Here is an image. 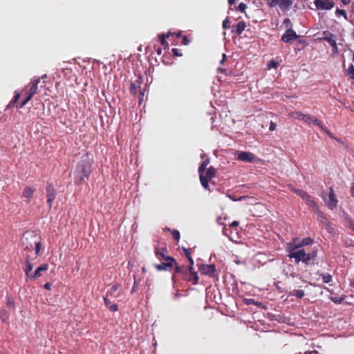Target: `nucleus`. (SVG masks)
<instances>
[{"mask_svg":"<svg viewBox=\"0 0 354 354\" xmlns=\"http://www.w3.org/2000/svg\"><path fill=\"white\" fill-rule=\"evenodd\" d=\"M93 156L90 153H85L77 162L74 170V183L79 185L86 183L92 172Z\"/></svg>","mask_w":354,"mask_h":354,"instance_id":"obj_1","label":"nucleus"},{"mask_svg":"<svg viewBox=\"0 0 354 354\" xmlns=\"http://www.w3.org/2000/svg\"><path fill=\"white\" fill-rule=\"evenodd\" d=\"M317 254V248H313L310 252H306L304 248H301L295 252H289L288 257L290 259H294L296 264L301 262L305 268H308L309 266L318 264Z\"/></svg>","mask_w":354,"mask_h":354,"instance_id":"obj_2","label":"nucleus"},{"mask_svg":"<svg viewBox=\"0 0 354 354\" xmlns=\"http://www.w3.org/2000/svg\"><path fill=\"white\" fill-rule=\"evenodd\" d=\"M313 243V239L310 237L304 238L301 241H299L298 238H294L292 240L287 244L288 252H295L301 248L310 245Z\"/></svg>","mask_w":354,"mask_h":354,"instance_id":"obj_3","label":"nucleus"},{"mask_svg":"<svg viewBox=\"0 0 354 354\" xmlns=\"http://www.w3.org/2000/svg\"><path fill=\"white\" fill-rule=\"evenodd\" d=\"M267 5L270 7L279 6L281 10H289L293 3V0H266Z\"/></svg>","mask_w":354,"mask_h":354,"instance_id":"obj_4","label":"nucleus"},{"mask_svg":"<svg viewBox=\"0 0 354 354\" xmlns=\"http://www.w3.org/2000/svg\"><path fill=\"white\" fill-rule=\"evenodd\" d=\"M46 77V75H43L42 77H35L31 80L30 82L24 88V91L27 92V95L30 97H33L35 94H36L38 91V84L40 82L41 78Z\"/></svg>","mask_w":354,"mask_h":354,"instance_id":"obj_5","label":"nucleus"},{"mask_svg":"<svg viewBox=\"0 0 354 354\" xmlns=\"http://www.w3.org/2000/svg\"><path fill=\"white\" fill-rule=\"evenodd\" d=\"M164 260L165 262L153 265L156 269L158 271H171L174 268V265H176V259L173 257H165Z\"/></svg>","mask_w":354,"mask_h":354,"instance_id":"obj_6","label":"nucleus"},{"mask_svg":"<svg viewBox=\"0 0 354 354\" xmlns=\"http://www.w3.org/2000/svg\"><path fill=\"white\" fill-rule=\"evenodd\" d=\"M174 272L172 275V280L175 282L176 280L183 279V277H186V274L189 269L187 266L182 265L178 266V263L176 261V265H174Z\"/></svg>","mask_w":354,"mask_h":354,"instance_id":"obj_7","label":"nucleus"},{"mask_svg":"<svg viewBox=\"0 0 354 354\" xmlns=\"http://www.w3.org/2000/svg\"><path fill=\"white\" fill-rule=\"evenodd\" d=\"M295 192L312 209L317 208V203L307 192L302 189H296Z\"/></svg>","mask_w":354,"mask_h":354,"instance_id":"obj_8","label":"nucleus"},{"mask_svg":"<svg viewBox=\"0 0 354 354\" xmlns=\"http://www.w3.org/2000/svg\"><path fill=\"white\" fill-rule=\"evenodd\" d=\"M236 159L245 162H254L257 160V158L251 152L238 151L236 153Z\"/></svg>","mask_w":354,"mask_h":354,"instance_id":"obj_9","label":"nucleus"},{"mask_svg":"<svg viewBox=\"0 0 354 354\" xmlns=\"http://www.w3.org/2000/svg\"><path fill=\"white\" fill-rule=\"evenodd\" d=\"M57 195L56 189L51 183H48L46 186V198L49 209L52 207L53 202Z\"/></svg>","mask_w":354,"mask_h":354,"instance_id":"obj_10","label":"nucleus"},{"mask_svg":"<svg viewBox=\"0 0 354 354\" xmlns=\"http://www.w3.org/2000/svg\"><path fill=\"white\" fill-rule=\"evenodd\" d=\"M199 271L201 274L213 277L215 275L216 267L214 264H201Z\"/></svg>","mask_w":354,"mask_h":354,"instance_id":"obj_11","label":"nucleus"},{"mask_svg":"<svg viewBox=\"0 0 354 354\" xmlns=\"http://www.w3.org/2000/svg\"><path fill=\"white\" fill-rule=\"evenodd\" d=\"M314 4L319 10H330L335 6L334 2L330 0H315Z\"/></svg>","mask_w":354,"mask_h":354,"instance_id":"obj_12","label":"nucleus"},{"mask_svg":"<svg viewBox=\"0 0 354 354\" xmlns=\"http://www.w3.org/2000/svg\"><path fill=\"white\" fill-rule=\"evenodd\" d=\"M323 35H329V37H323L322 39L330 44L332 47V51L333 54H337L338 49L336 41L334 39L335 35L329 31H324Z\"/></svg>","mask_w":354,"mask_h":354,"instance_id":"obj_13","label":"nucleus"},{"mask_svg":"<svg viewBox=\"0 0 354 354\" xmlns=\"http://www.w3.org/2000/svg\"><path fill=\"white\" fill-rule=\"evenodd\" d=\"M298 37L299 36L297 35L296 32L292 28H289L282 35L281 40L285 43H289Z\"/></svg>","mask_w":354,"mask_h":354,"instance_id":"obj_14","label":"nucleus"},{"mask_svg":"<svg viewBox=\"0 0 354 354\" xmlns=\"http://www.w3.org/2000/svg\"><path fill=\"white\" fill-rule=\"evenodd\" d=\"M329 190L330 192L328 195V200L326 201L325 202L326 203L327 206L328 207L329 209H334L335 208L337 207L338 201L336 198L333 188L330 187L329 188Z\"/></svg>","mask_w":354,"mask_h":354,"instance_id":"obj_15","label":"nucleus"},{"mask_svg":"<svg viewBox=\"0 0 354 354\" xmlns=\"http://www.w3.org/2000/svg\"><path fill=\"white\" fill-rule=\"evenodd\" d=\"M182 279L191 282L192 285H196L198 283V273L194 271V270H189L186 274V277H183Z\"/></svg>","mask_w":354,"mask_h":354,"instance_id":"obj_16","label":"nucleus"},{"mask_svg":"<svg viewBox=\"0 0 354 354\" xmlns=\"http://www.w3.org/2000/svg\"><path fill=\"white\" fill-rule=\"evenodd\" d=\"M231 28V31L232 33H236L237 35H241L246 28V23L243 21H239L236 24H233Z\"/></svg>","mask_w":354,"mask_h":354,"instance_id":"obj_17","label":"nucleus"},{"mask_svg":"<svg viewBox=\"0 0 354 354\" xmlns=\"http://www.w3.org/2000/svg\"><path fill=\"white\" fill-rule=\"evenodd\" d=\"M48 265L47 263H43L40 265L35 271L34 273H32L31 276V280H35L36 279L39 278L41 276V272H44L48 270Z\"/></svg>","mask_w":354,"mask_h":354,"instance_id":"obj_18","label":"nucleus"},{"mask_svg":"<svg viewBox=\"0 0 354 354\" xmlns=\"http://www.w3.org/2000/svg\"><path fill=\"white\" fill-rule=\"evenodd\" d=\"M313 210L315 212L317 219L319 222H321L322 224H324L326 226H328L329 225V222L325 216V214L319 210V205H317L316 209H313Z\"/></svg>","mask_w":354,"mask_h":354,"instance_id":"obj_19","label":"nucleus"},{"mask_svg":"<svg viewBox=\"0 0 354 354\" xmlns=\"http://www.w3.org/2000/svg\"><path fill=\"white\" fill-rule=\"evenodd\" d=\"M154 252L156 257L160 261L165 259V257H171L167 255L168 250L165 247L162 248L160 250L156 247Z\"/></svg>","mask_w":354,"mask_h":354,"instance_id":"obj_20","label":"nucleus"},{"mask_svg":"<svg viewBox=\"0 0 354 354\" xmlns=\"http://www.w3.org/2000/svg\"><path fill=\"white\" fill-rule=\"evenodd\" d=\"M283 272L286 275L289 274V275L292 278L301 279V275L299 272L295 271L293 266L291 264H288L286 268L283 270Z\"/></svg>","mask_w":354,"mask_h":354,"instance_id":"obj_21","label":"nucleus"},{"mask_svg":"<svg viewBox=\"0 0 354 354\" xmlns=\"http://www.w3.org/2000/svg\"><path fill=\"white\" fill-rule=\"evenodd\" d=\"M104 302L105 306L111 312H116L118 310V304L115 303H113L107 298V297H104Z\"/></svg>","mask_w":354,"mask_h":354,"instance_id":"obj_22","label":"nucleus"},{"mask_svg":"<svg viewBox=\"0 0 354 354\" xmlns=\"http://www.w3.org/2000/svg\"><path fill=\"white\" fill-rule=\"evenodd\" d=\"M204 158H205V159L203 160V161L202 162V163L201 164V165L198 167V174H204L205 170L207 166L209 163V158L205 154H202L201 158L203 159Z\"/></svg>","mask_w":354,"mask_h":354,"instance_id":"obj_23","label":"nucleus"},{"mask_svg":"<svg viewBox=\"0 0 354 354\" xmlns=\"http://www.w3.org/2000/svg\"><path fill=\"white\" fill-rule=\"evenodd\" d=\"M32 268L33 264L28 259H26L24 270L26 273V277L30 279H31V276L32 274V273H31Z\"/></svg>","mask_w":354,"mask_h":354,"instance_id":"obj_24","label":"nucleus"},{"mask_svg":"<svg viewBox=\"0 0 354 354\" xmlns=\"http://www.w3.org/2000/svg\"><path fill=\"white\" fill-rule=\"evenodd\" d=\"M172 34L171 32H168L167 34L161 33L158 35V39L160 42L161 45L166 48L169 46L168 42L166 41V38H169L170 35Z\"/></svg>","mask_w":354,"mask_h":354,"instance_id":"obj_25","label":"nucleus"},{"mask_svg":"<svg viewBox=\"0 0 354 354\" xmlns=\"http://www.w3.org/2000/svg\"><path fill=\"white\" fill-rule=\"evenodd\" d=\"M35 192V188L26 186L24 188V189L23 196L26 198L30 199V198H31L32 197Z\"/></svg>","mask_w":354,"mask_h":354,"instance_id":"obj_26","label":"nucleus"},{"mask_svg":"<svg viewBox=\"0 0 354 354\" xmlns=\"http://www.w3.org/2000/svg\"><path fill=\"white\" fill-rule=\"evenodd\" d=\"M199 178H200V182H201L203 187L205 189L210 191L209 185L208 183L209 180H210V179L205 177V174H199Z\"/></svg>","mask_w":354,"mask_h":354,"instance_id":"obj_27","label":"nucleus"},{"mask_svg":"<svg viewBox=\"0 0 354 354\" xmlns=\"http://www.w3.org/2000/svg\"><path fill=\"white\" fill-rule=\"evenodd\" d=\"M288 295L301 299L304 296V291L303 290H293L288 293Z\"/></svg>","mask_w":354,"mask_h":354,"instance_id":"obj_28","label":"nucleus"},{"mask_svg":"<svg viewBox=\"0 0 354 354\" xmlns=\"http://www.w3.org/2000/svg\"><path fill=\"white\" fill-rule=\"evenodd\" d=\"M19 98H20V93L15 91L14 97L10 102V103L7 105L6 110L10 109L12 106H14V104H15L18 102Z\"/></svg>","mask_w":354,"mask_h":354,"instance_id":"obj_29","label":"nucleus"},{"mask_svg":"<svg viewBox=\"0 0 354 354\" xmlns=\"http://www.w3.org/2000/svg\"><path fill=\"white\" fill-rule=\"evenodd\" d=\"M319 275L324 283H330L333 281V276L329 273H321Z\"/></svg>","mask_w":354,"mask_h":354,"instance_id":"obj_30","label":"nucleus"},{"mask_svg":"<svg viewBox=\"0 0 354 354\" xmlns=\"http://www.w3.org/2000/svg\"><path fill=\"white\" fill-rule=\"evenodd\" d=\"M215 176H216V169L214 167L210 166L207 169L205 176L209 179H212V178L215 177Z\"/></svg>","mask_w":354,"mask_h":354,"instance_id":"obj_31","label":"nucleus"},{"mask_svg":"<svg viewBox=\"0 0 354 354\" xmlns=\"http://www.w3.org/2000/svg\"><path fill=\"white\" fill-rule=\"evenodd\" d=\"M347 74L351 79L353 80L352 84L354 86V66L352 64L349 66L347 70Z\"/></svg>","mask_w":354,"mask_h":354,"instance_id":"obj_32","label":"nucleus"},{"mask_svg":"<svg viewBox=\"0 0 354 354\" xmlns=\"http://www.w3.org/2000/svg\"><path fill=\"white\" fill-rule=\"evenodd\" d=\"M138 88V87L135 84H133L131 82L130 86H129V90H130L131 93L133 95L136 96L137 95Z\"/></svg>","mask_w":354,"mask_h":354,"instance_id":"obj_33","label":"nucleus"},{"mask_svg":"<svg viewBox=\"0 0 354 354\" xmlns=\"http://www.w3.org/2000/svg\"><path fill=\"white\" fill-rule=\"evenodd\" d=\"M32 98V97H29V95H27V97L25 100H24L21 102L17 104V108H23L30 100H31Z\"/></svg>","mask_w":354,"mask_h":354,"instance_id":"obj_34","label":"nucleus"},{"mask_svg":"<svg viewBox=\"0 0 354 354\" xmlns=\"http://www.w3.org/2000/svg\"><path fill=\"white\" fill-rule=\"evenodd\" d=\"M142 82H143L142 77L141 75H139L137 77V79L135 81L131 82L135 84L138 87V88L140 89V86L142 84Z\"/></svg>","mask_w":354,"mask_h":354,"instance_id":"obj_35","label":"nucleus"},{"mask_svg":"<svg viewBox=\"0 0 354 354\" xmlns=\"http://www.w3.org/2000/svg\"><path fill=\"white\" fill-rule=\"evenodd\" d=\"M313 117L314 116H313L310 114H306L305 116H302V120H304L307 124H310L312 123Z\"/></svg>","mask_w":354,"mask_h":354,"instance_id":"obj_36","label":"nucleus"},{"mask_svg":"<svg viewBox=\"0 0 354 354\" xmlns=\"http://www.w3.org/2000/svg\"><path fill=\"white\" fill-rule=\"evenodd\" d=\"M171 235H172L174 239H175L176 241H179L180 234V232L178 230H171Z\"/></svg>","mask_w":354,"mask_h":354,"instance_id":"obj_37","label":"nucleus"},{"mask_svg":"<svg viewBox=\"0 0 354 354\" xmlns=\"http://www.w3.org/2000/svg\"><path fill=\"white\" fill-rule=\"evenodd\" d=\"M182 250H183L185 255L187 259H189V258H192L191 256V254L192 252V248H186L183 247Z\"/></svg>","mask_w":354,"mask_h":354,"instance_id":"obj_38","label":"nucleus"},{"mask_svg":"<svg viewBox=\"0 0 354 354\" xmlns=\"http://www.w3.org/2000/svg\"><path fill=\"white\" fill-rule=\"evenodd\" d=\"M330 300L336 304H341L344 301V298L339 297H331Z\"/></svg>","mask_w":354,"mask_h":354,"instance_id":"obj_39","label":"nucleus"},{"mask_svg":"<svg viewBox=\"0 0 354 354\" xmlns=\"http://www.w3.org/2000/svg\"><path fill=\"white\" fill-rule=\"evenodd\" d=\"M335 14L336 15L339 16V15H342L344 17V18L345 19H348V17H347V14L346 12V11L344 10H342V9H339V8H337L336 11H335Z\"/></svg>","mask_w":354,"mask_h":354,"instance_id":"obj_40","label":"nucleus"},{"mask_svg":"<svg viewBox=\"0 0 354 354\" xmlns=\"http://www.w3.org/2000/svg\"><path fill=\"white\" fill-rule=\"evenodd\" d=\"M246 8H247V5L245 3L241 2L238 5L236 10L241 12H245Z\"/></svg>","mask_w":354,"mask_h":354,"instance_id":"obj_41","label":"nucleus"},{"mask_svg":"<svg viewBox=\"0 0 354 354\" xmlns=\"http://www.w3.org/2000/svg\"><path fill=\"white\" fill-rule=\"evenodd\" d=\"M0 318L3 322H6L8 319V315L6 310H1L0 313Z\"/></svg>","mask_w":354,"mask_h":354,"instance_id":"obj_42","label":"nucleus"},{"mask_svg":"<svg viewBox=\"0 0 354 354\" xmlns=\"http://www.w3.org/2000/svg\"><path fill=\"white\" fill-rule=\"evenodd\" d=\"M222 26L223 29H229L231 28L230 26V19L228 17L225 18V19L223 20L222 23Z\"/></svg>","mask_w":354,"mask_h":354,"instance_id":"obj_43","label":"nucleus"},{"mask_svg":"<svg viewBox=\"0 0 354 354\" xmlns=\"http://www.w3.org/2000/svg\"><path fill=\"white\" fill-rule=\"evenodd\" d=\"M138 282H139V280L138 281L137 279L136 278V276L134 275V283H133V286L132 287V289L131 290V294L138 290Z\"/></svg>","mask_w":354,"mask_h":354,"instance_id":"obj_44","label":"nucleus"},{"mask_svg":"<svg viewBox=\"0 0 354 354\" xmlns=\"http://www.w3.org/2000/svg\"><path fill=\"white\" fill-rule=\"evenodd\" d=\"M41 242L40 241H35V254H39V252H40V250H41Z\"/></svg>","mask_w":354,"mask_h":354,"instance_id":"obj_45","label":"nucleus"},{"mask_svg":"<svg viewBox=\"0 0 354 354\" xmlns=\"http://www.w3.org/2000/svg\"><path fill=\"white\" fill-rule=\"evenodd\" d=\"M278 62H274V60H271L268 62V66L270 68H277V66H278Z\"/></svg>","mask_w":354,"mask_h":354,"instance_id":"obj_46","label":"nucleus"},{"mask_svg":"<svg viewBox=\"0 0 354 354\" xmlns=\"http://www.w3.org/2000/svg\"><path fill=\"white\" fill-rule=\"evenodd\" d=\"M346 220L348 221V227L354 231V222L350 218H346Z\"/></svg>","mask_w":354,"mask_h":354,"instance_id":"obj_47","label":"nucleus"},{"mask_svg":"<svg viewBox=\"0 0 354 354\" xmlns=\"http://www.w3.org/2000/svg\"><path fill=\"white\" fill-rule=\"evenodd\" d=\"M293 115H295V118L300 120H302V116L306 115V114L301 113L300 112H295V113H293Z\"/></svg>","mask_w":354,"mask_h":354,"instance_id":"obj_48","label":"nucleus"},{"mask_svg":"<svg viewBox=\"0 0 354 354\" xmlns=\"http://www.w3.org/2000/svg\"><path fill=\"white\" fill-rule=\"evenodd\" d=\"M187 260H188L189 263V266H187L188 269L189 270H194V267H193L194 266V259L192 258H189V259H187Z\"/></svg>","mask_w":354,"mask_h":354,"instance_id":"obj_49","label":"nucleus"},{"mask_svg":"<svg viewBox=\"0 0 354 354\" xmlns=\"http://www.w3.org/2000/svg\"><path fill=\"white\" fill-rule=\"evenodd\" d=\"M190 43V39L187 36H183L182 39V44L183 45H188Z\"/></svg>","mask_w":354,"mask_h":354,"instance_id":"obj_50","label":"nucleus"},{"mask_svg":"<svg viewBox=\"0 0 354 354\" xmlns=\"http://www.w3.org/2000/svg\"><path fill=\"white\" fill-rule=\"evenodd\" d=\"M171 51H172L174 55L176 57L182 56V54L180 53V50L178 48H172Z\"/></svg>","mask_w":354,"mask_h":354,"instance_id":"obj_51","label":"nucleus"},{"mask_svg":"<svg viewBox=\"0 0 354 354\" xmlns=\"http://www.w3.org/2000/svg\"><path fill=\"white\" fill-rule=\"evenodd\" d=\"M283 24L286 27L292 28V24H291L290 19L289 18H286L284 19Z\"/></svg>","mask_w":354,"mask_h":354,"instance_id":"obj_52","label":"nucleus"},{"mask_svg":"<svg viewBox=\"0 0 354 354\" xmlns=\"http://www.w3.org/2000/svg\"><path fill=\"white\" fill-rule=\"evenodd\" d=\"M312 123L316 126H321L322 122L315 117H313Z\"/></svg>","mask_w":354,"mask_h":354,"instance_id":"obj_53","label":"nucleus"},{"mask_svg":"<svg viewBox=\"0 0 354 354\" xmlns=\"http://www.w3.org/2000/svg\"><path fill=\"white\" fill-rule=\"evenodd\" d=\"M143 97H144V91H142L141 88H140V90H139V104H141V102L143 100Z\"/></svg>","mask_w":354,"mask_h":354,"instance_id":"obj_54","label":"nucleus"},{"mask_svg":"<svg viewBox=\"0 0 354 354\" xmlns=\"http://www.w3.org/2000/svg\"><path fill=\"white\" fill-rule=\"evenodd\" d=\"M279 283H280V282L279 281V282H277V283H276L274 284L276 289H277V290H279L280 292H286L283 288H281L279 286Z\"/></svg>","mask_w":354,"mask_h":354,"instance_id":"obj_55","label":"nucleus"},{"mask_svg":"<svg viewBox=\"0 0 354 354\" xmlns=\"http://www.w3.org/2000/svg\"><path fill=\"white\" fill-rule=\"evenodd\" d=\"M276 129V124L273 122L272 121L270 122V126H269V130L270 131H274Z\"/></svg>","mask_w":354,"mask_h":354,"instance_id":"obj_56","label":"nucleus"},{"mask_svg":"<svg viewBox=\"0 0 354 354\" xmlns=\"http://www.w3.org/2000/svg\"><path fill=\"white\" fill-rule=\"evenodd\" d=\"M8 306H11L12 308L14 307L15 302H14L13 299H10V298L8 299Z\"/></svg>","mask_w":354,"mask_h":354,"instance_id":"obj_57","label":"nucleus"},{"mask_svg":"<svg viewBox=\"0 0 354 354\" xmlns=\"http://www.w3.org/2000/svg\"><path fill=\"white\" fill-rule=\"evenodd\" d=\"M120 288V285L119 284H114L112 287H111V290L113 292H115L117 291Z\"/></svg>","mask_w":354,"mask_h":354,"instance_id":"obj_58","label":"nucleus"},{"mask_svg":"<svg viewBox=\"0 0 354 354\" xmlns=\"http://www.w3.org/2000/svg\"><path fill=\"white\" fill-rule=\"evenodd\" d=\"M52 284L50 283H46L44 286V288L46 290H50L51 289Z\"/></svg>","mask_w":354,"mask_h":354,"instance_id":"obj_59","label":"nucleus"},{"mask_svg":"<svg viewBox=\"0 0 354 354\" xmlns=\"http://www.w3.org/2000/svg\"><path fill=\"white\" fill-rule=\"evenodd\" d=\"M239 221H234L233 222H232V223H230V227H236V226H238V225H239Z\"/></svg>","mask_w":354,"mask_h":354,"instance_id":"obj_60","label":"nucleus"},{"mask_svg":"<svg viewBox=\"0 0 354 354\" xmlns=\"http://www.w3.org/2000/svg\"><path fill=\"white\" fill-rule=\"evenodd\" d=\"M319 127L324 131L325 133L328 130L326 126H324L322 123L321 124V126H319Z\"/></svg>","mask_w":354,"mask_h":354,"instance_id":"obj_61","label":"nucleus"},{"mask_svg":"<svg viewBox=\"0 0 354 354\" xmlns=\"http://www.w3.org/2000/svg\"><path fill=\"white\" fill-rule=\"evenodd\" d=\"M247 304H255V301L253 299H247L246 300V302H245Z\"/></svg>","mask_w":354,"mask_h":354,"instance_id":"obj_62","label":"nucleus"},{"mask_svg":"<svg viewBox=\"0 0 354 354\" xmlns=\"http://www.w3.org/2000/svg\"><path fill=\"white\" fill-rule=\"evenodd\" d=\"M351 195L353 198H354V183H353L352 186L351 187Z\"/></svg>","mask_w":354,"mask_h":354,"instance_id":"obj_63","label":"nucleus"},{"mask_svg":"<svg viewBox=\"0 0 354 354\" xmlns=\"http://www.w3.org/2000/svg\"><path fill=\"white\" fill-rule=\"evenodd\" d=\"M305 354H320V353L317 351L313 350L311 351H308V352L306 353Z\"/></svg>","mask_w":354,"mask_h":354,"instance_id":"obj_64","label":"nucleus"}]
</instances>
